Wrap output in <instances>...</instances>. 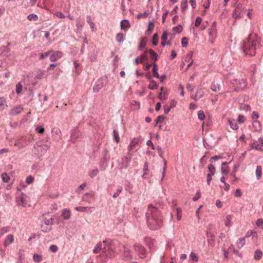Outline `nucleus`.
Wrapping results in <instances>:
<instances>
[{
  "label": "nucleus",
  "instance_id": "f257e3e1",
  "mask_svg": "<svg viewBox=\"0 0 263 263\" xmlns=\"http://www.w3.org/2000/svg\"><path fill=\"white\" fill-rule=\"evenodd\" d=\"M148 227L152 230H156L162 225V219L159 210L152 204H149L146 213Z\"/></svg>",
  "mask_w": 263,
  "mask_h": 263
},
{
  "label": "nucleus",
  "instance_id": "f03ea898",
  "mask_svg": "<svg viewBox=\"0 0 263 263\" xmlns=\"http://www.w3.org/2000/svg\"><path fill=\"white\" fill-rule=\"evenodd\" d=\"M261 46L260 39L257 34L252 33L249 35L246 40L243 42L241 48L245 54L254 56L256 51Z\"/></svg>",
  "mask_w": 263,
  "mask_h": 263
},
{
  "label": "nucleus",
  "instance_id": "7ed1b4c3",
  "mask_svg": "<svg viewBox=\"0 0 263 263\" xmlns=\"http://www.w3.org/2000/svg\"><path fill=\"white\" fill-rule=\"evenodd\" d=\"M51 143L44 144L42 142H37L35 143L31 150V153L33 157L36 159H40L42 157L50 148Z\"/></svg>",
  "mask_w": 263,
  "mask_h": 263
},
{
  "label": "nucleus",
  "instance_id": "20e7f679",
  "mask_svg": "<svg viewBox=\"0 0 263 263\" xmlns=\"http://www.w3.org/2000/svg\"><path fill=\"white\" fill-rule=\"evenodd\" d=\"M53 219L54 218L52 216L49 217V215H44V219L41 224L42 231L45 233L49 232L53 224Z\"/></svg>",
  "mask_w": 263,
  "mask_h": 263
},
{
  "label": "nucleus",
  "instance_id": "39448f33",
  "mask_svg": "<svg viewBox=\"0 0 263 263\" xmlns=\"http://www.w3.org/2000/svg\"><path fill=\"white\" fill-rule=\"evenodd\" d=\"M31 136H25L18 138L14 143V145L19 149H22L28 145L32 141Z\"/></svg>",
  "mask_w": 263,
  "mask_h": 263
},
{
  "label": "nucleus",
  "instance_id": "423d86ee",
  "mask_svg": "<svg viewBox=\"0 0 263 263\" xmlns=\"http://www.w3.org/2000/svg\"><path fill=\"white\" fill-rule=\"evenodd\" d=\"M234 6L235 7L233 12V17L235 18L241 17L247 11V9L243 7L242 5L240 3H236Z\"/></svg>",
  "mask_w": 263,
  "mask_h": 263
},
{
  "label": "nucleus",
  "instance_id": "0eeeda50",
  "mask_svg": "<svg viewBox=\"0 0 263 263\" xmlns=\"http://www.w3.org/2000/svg\"><path fill=\"white\" fill-rule=\"evenodd\" d=\"M231 83L233 85L235 88L234 90L235 91H238L240 90H243L245 89L247 85L246 80L243 79H233L231 81Z\"/></svg>",
  "mask_w": 263,
  "mask_h": 263
},
{
  "label": "nucleus",
  "instance_id": "6e6552de",
  "mask_svg": "<svg viewBox=\"0 0 263 263\" xmlns=\"http://www.w3.org/2000/svg\"><path fill=\"white\" fill-rule=\"evenodd\" d=\"M29 201V198L25 194L17 193L16 197V202L17 205L25 207Z\"/></svg>",
  "mask_w": 263,
  "mask_h": 263
},
{
  "label": "nucleus",
  "instance_id": "1a4fd4ad",
  "mask_svg": "<svg viewBox=\"0 0 263 263\" xmlns=\"http://www.w3.org/2000/svg\"><path fill=\"white\" fill-rule=\"evenodd\" d=\"M103 157L101 159V162L102 163L100 169L101 171H104L107 167L108 162L110 160V155L109 152L106 148L103 149L102 153Z\"/></svg>",
  "mask_w": 263,
  "mask_h": 263
},
{
  "label": "nucleus",
  "instance_id": "9d476101",
  "mask_svg": "<svg viewBox=\"0 0 263 263\" xmlns=\"http://www.w3.org/2000/svg\"><path fill=\"white\" fill-rule=\"evenodd\" d=\"M132 159V155L130 153H127L126 155L124 156L118 163V167L120 170L126 169Z\"/></svg>",
  "mask_w": 263,
  "mask_h": 263
},
{
  "label": "nucleus",
  "instance_id": "9b49d317",
  "mask_svg": "<svg viewBox=\"0 0 263 263\" xmlns=\"http://www.w3.org/2000/svg\"><path fill=\"white\" fill-rule=\"evenodd\" d=\"M106 83V77H102L98 79L93 88L94 92H98L105 85Z\"/></svg>",
  "mask_w": 263,
  "mask_h": 263
},
{
  "label": "nucleus",
  "instance_id": "f8f14e48",
  "mask_svg": "<svg viewBox=\"0 0 263 263\" xmlns=\"http://www.w3.org/2000/svg\"><path fill=\"white\" fill-rule=\"evenodd\" d=\"M95 193L93 191H91L89 193H87L85 194L82 196V200L83 201L86 202L88 203H92L95 202Z\"/></svg>",
  "mask_w": 263,
  "mask_h": 263
},
{
  "label": "nucleus",
  "instance_id": "ddd939ff",
  "mask_svg": "<svg viewBox=\"0 0 263 263\" xmlns=\"http://www.w3.org/2000/svg\"><path fill=\"white\" fill-rule=\"evenodd\" d=\"M81 134L78 127H75L71 131L69 141L74 143L81 137Z\"/></svg>",
  "mask_w": 263,
  "mask_h": 263
},
{
  "label": "nucleus",
  "instance_id": "4468645a",
  "mask_svg": "<svg viewBox=\"0 0 263 263\" xmlns=\"http://www.w3.org/2000/svg\"><path fill=\"white\" fill-rule=\"evenodd\" d=\"M216 33H217V28H216V23L214 22L211 27V29L209 31V34L210 35V39L209 41L213 43L214 42V39L216 36Z\"/></svg>",
  "mask_w": 263,
  "mask_h": 263
},
{
  "label": "nucleus",
  "instance_id": "2eb2a0df",
  "mask_svg": "<svg viewBox=\"0 0 263 263\" xmlns=\"http://www.w3.org/2000/svg\"><path fill=\"white\" fill-rule=\"evenodd\" d=\"M135 250L137 252L138 256L140 258L145 257V250L140 244H136L134 246Z\"/></svg>",
  "mask_w": 263,
  "mask_h": 263
},
{
  "label": "nucleus",
  "instance_id": "dca6fc26",
  "mask_svg": "<svg viewBox=\"0 0 263 263\" xmlns=\"http://www.w3.org/2000/svg\"><path fill=\"white\" fill-rule=\"evenodd\" d=\"M52 136L53 139L58 142L61 139V131L57 127L52 128L51 130Z\"/></svg>",
  "mask_w": 263,
  "mask_h": 263
},
{
  "label": "nucleus",
  "instance_id": "f3484780",
  "mask_svg": "<svg viewBox=\"0 0 263 263\" xmlns=\"http://www.w3.org/2000/svg\"><path fill=\"white\" fill-rule=\"evenodd\" d=\"M252 147L257 151H263V138H259L258 141L253 142Z\"/></svg>",
  "mask_w": 263,
  "mask_h": 263
},
{
  "label": "nucleus",
  "instance_id": "a211bd4d",
  "mask_svg": "<svg viewBox=\"0 0 263 263\" xmlns=\"http://www.w3.org/2000/svg\"><path fill=\"white\" fill-rule=\"evenodd\" d=\"M50 60L51 61L54 62L57 61L62 56V53L60 51L52 52L50 54Z\"/></svg>",
  "mask_w": 263,
  "mask_h": 263
},
{
  "label": "nucleus",
  "instance_id": "6ab92c4d",
  "mask_svg": "<svg viewBox=\"0 0 263 263\" xmlns=\"http://www.w3.org/2000/svg\"><path fill=\"white\" fill-rule=\"evenodd\" d=\"M103 251L106 255L109 256L110 258H112L115 256V252L113 250L112 246L105 247L103 249Z\"/></svg>",
  "mask_w": 263,
  "mask_h": 263
},
{
  "label": "nucleus",
  "instance_id": "aec40b11",
  "mask_svg": "<svg viewBox=\"0 0 263 263\" xmlns=\"http://www.w3.org/2000/svg\"><path fill=\"white\" fill-rule=\"evenodd\" d=\"M23 109V108L21 106H17L12 108L10 112L9 115L11 116H15L20 114Z\"/></svg>",
  "mask_w": 263,
  "mask_h": 263
},
{
  "label": "nucleus",
  "instance_id": "412c9836",
  "mask_svg": "<svg viewBox=\"0 0 263 263\" xmlns=\"http://www.w3.org/2000/svg\"><path fill=\"white\" fill-rule=\"evenodd\" d=\"M14 241V236L12 234H9L6 236L4 241V246L5 247H7Z\"/></svg>",
  "mask_w": 263,
  "mask_h": 263
},
{
  "label": "nucleus",
  "instance_id": "4be33fe9",
  "mask_svg": "<svg viewBox=\"0 0 263 263\" xmlns=\"http://www.w3.org/2000/svg\"><path fill=\"white\" fill-rule=\"evenodd\" d=\"M120 26L121 29L127 30L130 27L129 22L127 20H123L120 23Z\"/></svg>",
  "mask_w": 263,
  "mask_h": 263
},
{
  "label": "nucleus",
  "instance_id": "5701e85b",
  "mask_svg": "<svg viewBox=\"0 0 263 263\" xmlns=\"http://www.w3.org/2000/svg\"><path fill=\"white\" fill-rule=\"evenodd\" d=\"M228 123L231 128L234 130H237L238 128V126L235 119L230 118L228 120Z\"/></svg>",
  "mask_w": 263,
  "mask_h": 263
},
{
  "label": "nucleus",
  "instance_id": "b1692460",
  "mask_svg": "<svg viewBox=\"0 0 263 263\" xmlns=\"http://www.w3.org/2000/svg\"><path fill=\"white\" fill-rule=\"evenodd\" d=\"M223 255H224V258L228 260L229 259V254L230 253L231 251H234V247H233V246L232 245H231L228 249H223Z\"/></svg>",
  "mask_w": 263,
  "mask_h": 263
},
{
  "label": "nucleus",
  "instance_id": "393cba45",
  "mask_svg": "<svg viewBox=\"0 0 263 263\" xmlns=\"http://www.w3.org/2000/svg\"><path fill=\"white\" fill-rule=\"evenodd\" d=\"M233 218L232 215H228L226 216L225 219V225L227 227H230L232 225V220Z\"/></svg>",
  "mask_w": 263,
  "mask_h": 263
},
{
  "label": "nucleus",
  "instance_id": "a878e982",
  "mask_svg": "<svg viewBox=\"0 0 263 263\" xmlns=\"http://www.w3.org/2000/svg\"><path fill=\"white\" fill-rule=\"evenodd\" d=\"M122 256L124 259L128 260L132 259V254L129 250L125 249V250L123 253Z\"/></svg>",
  "mask_w": 263,
  "mask_h": 263
},
{
  "label": "nucleus",
  "instance_id": "bb28decb",
  "mask_svg": "<svg viewBox=\"0 0 263 263\" xmlns=\"http://www.w3.org/2000/svg\"><path fill=\"white\" fill-rule=\"evenodd\" d=\"M62 217L65 220H68L70 218V210L65 209L63 210L62 213Z\"/></svg>",
  "mask_w": 263,
  "mask_h": 263
},
{
  "label": "nucleus",
  "instance_id": "cd10ccee",
  "mask_svg": "<svg viewBox=\"0 0 263 263\" xmlns=\"http://www.w3.org/2000/svg\"><path fill=\"white\" fill-rule=\"evenodd\" d=\"M255 174L256 179L257 180H259V179L261 178L262 174V167L260 165L257 166L255 171Z\"/></svg>",
  "mask_w": 263,
  "mask_h": 263
},
{
  "label": "nucleus",
  "instance_id": "c85d7f7f",
  "mask_svg": "<svg viewBox=\"0 0 263 263\" xmlns=\"http://www.w3.org/2000/svg\"><path fill=\"white\" fill-rule=\"evenodd\" d=\"M262 252L259 250L257 249L255 251L254 255V258L255 260H258L261 258L262 256Z\"/></svg>",
  "mask_w": 263,
  "mask_h": 263
},
{
  "label": "nucleus",
  "instance_id": "c756f323",
  "mask_svg": "<svg viewBox=\"0 0 263 263\" xmlns=\"http://www.w3.org/2000/svg\"><path fill=\"white\" fill-rule=\"evenodd\" d=\"M10 229L11 227L10 226L0 228V237H1L5 234L9 232Z\"/></svg>",
  "mask_w": 263,
  "mask_h": 263
},
{
  "label": "nucleus",
  "instance_id": "7c9ffc66",
  "mask_svg": "<svg viewBox=\"0 0 263 263\" xmlns=\"http://www.w3.org/2000/svg\"><path fill=\"white\" fill-rule=\"evenodd\" d=\"M158 85L154 80L149 81V84L148 86L151 90H155L158 88Z\"/></svg>",
  "mask_w": 263,
  "mask_h": 263
},
{
  "label": "nucleus",
  "instance_id": "2f4dec72",
  "mask_svg": "<svg viewBox=\"0 0 263 263\" xmlns=\"http://www.w3.org/2000/svg\"><path fill=\"white\" fill-rule=\"evenodd\" d=\"M211 89L213 91H219L220 89V85L215 82H213L211 85Z\"/></svg>",
  "mask_w": 263,
  "mask_h": 263
},
{
  "label": "nucleus",
  "instance_id": "473e14b6",
  "mask_svg": "<svg viewBox=\"0 0 263 263\" xmlns=\"http://www.w3.org/2000/svg\"><path fill=\"white\" fill-rule=\"evenodd\" d=\"M148 52L152 60L156 61L158 59V54L152 49H149Z\"/></svg>",
  "mask_w": 263,
  "mask_h": 263
},
{
  "label": "nucleus",
  "instance_id": "72a5a7b5",
  "mask_svg": "<svg viewBox=\"0 0 263 263\" xmlns=\"http://www.w3.org/2000/svg\"><path fill=\"white\" fill-rule=\"evenodd\" d=\"M227 162H223L222 163V166L221 168V173L224 175H228L229 172V169L228 167H224V165H227Z\"/></svg>",
  "mask_w": 263,
  "mask_h": 263
},
{
  "label": "nucleus",
  "instance_id": "f704fd0d",
  "mask_svg": "<svg viewBox=\"0 0 263 263\" xmlns=\"http://www.w3.org/2000/svg\"><path fill=\"white\" fill-rule=\"evenodd\" d=\"M125 39V36L123 33H119L117 34L116 40L118 42L121 43L124 42Z\"/></svg>",
  "mask_w": 263,
  "mask_h": 263
},
{
  "label": "nucleus",
  "instance_id": "c9c22d12",
  "mask_svg": "<svg viewBox=\"0 0 263 263\" xmlns=\"http://www.w3.org/2000/svg\"><path fill=\"white\" fill-rule=\"evenodd\" d=\"M153 72L154 77L156 78H159V74L158 72L157 65L156 63L153 64Z\"/></svg>",
  "mask_w": 263,
  "mask_h": 263
},
{
  "label": "nucleus",
  "instance_id": "e433bc0d",
  "mask_svg": "<svg viewBox=\"0 0 263 263\" xmlns=\"http://www.w3.org/2000/svg\"><path fill=\"white\" fill-rule=\"evenodd\" d=\"M245 244V238H240L236 242L237 247L239 249L242 248Z\"/></svg>",
  "mask_w": 263,
  "mask_h": 263
},
{
  "label": "nucleus",
  "instance_id": "4c0bfd02",
  "mask_svg": "<svg viewBox=\"0 0 263 263\" xmlns=\"http://www.w3.org/2000/svg\"><path fill=\"white\" fill-rule=\"evenodd\" d=\"M138 140L137 139H133L130 143L128 148V153H130L133 150V147L137 144Z\"/></svg>",
  "mask_w": 263,
  "mask_h": 263
},
{
  "label": "nucleus",
  "instance_id": "58836bf2",
  "mask_svg": "<svg viewBox=\"0 0 263 263\" xmlns=\"http://www.w3.org/2000/svg\"><path fill=\"white\" fill-rule=\"evenodd\" d=\"M5 106H7L5 99L4 97H0V110L4 109Z\"/></svg>",
  "mask_w": 263,
  "mask_h": 263
},
{
  "label": "nucleus",
  "instance_id": "ea45409f",
  "mask_svg": "<svg viewBox=\"0 0 263 263\" xmlns=\"http://www.w3.org/2000/svg\"><path fill=\"white\" fill-rule=\"evenodd\" d=\"M208 170L209 173L208 174L209 175L213 176L215 173V167L212 164H209L208 165Z\"/></svg>",
  "mask_w": 263,
  "mask_h": 263
},
{
  "label": "nucleus",
  "instance_id": "a19ab883",
  "mask_svg": "<svg viewBox=\"0 0 263 263\" xmlns=\"http://www.w3.org/2000/svg\"><path fill=\"white\" fill-rule=\"evenodd\" d=\"M113 136L114 139L115 141L116 142V143H119L120 141V137L119 135L118 132L116 129H114L113 131Z\"/></svg>",
  "mask_w": 263,
  "mask_h": 263
},
{
  "label": "nucleus",
  "instance_id": "79ce46f5",
  "mask_svg": "<svg viewBox=\"0 0 263 263\" xmlns=\"http://www.w3.org/2000/svg\"><path fill=\"white\" fill-rule=\"evenodd\" d=\"M98 172H99V170L96 168L95 169H93V170H92L90 171L89 172L88 174H89V176L91 178H93L95 176H97V175L98 174Z\"/></svg>",
  "mask_w": 263,
  "mask_h": 263
},
{
  "label": "nucleus",
  "instance_id": "37998d69",
  "mask_svg": "<svg viewBox=\"0 0 263 263\" xmlns=\"http://www.w3.org/2000/svg\"><path fill=\"white\" fill-rule=\"evenodd\" d=\"M27 18L29 21H36L38 20L39 17L36 14H34V13H31V14H29L27 16Z\"/></svg>",
  "mask_w": 263,
  "mask_h": 263
},
{
  "label": "nucleus",
  "instance_id": "c03bdc74",
  "mask_svg": "<svg viewBox=\"0 0 263 263\" xmlns=\"http://www.w3.org/2000/svg\"><path fill=\"white\" fill-rule=\"evenodd\" d=\"M91 208L85 207V206H76L74 208V209L77 211H80L81 212H87L88 209H90Z\"/></svg>",
  "mask_w": 263,
  "mask_h": 263
},
{
  "label": "nucleus",
  "instance_id": "a18cd8bd",
  "mask_svg": "<svg viewBox=\"0 0 263 263\" xmlns=\"http://www.w3.org/2000/svg\"><path fill=\"white\" fill-rule=\"evenodd\" d=\"M252 124L255 130H259L260 129V123L257 120H254L253 121Z\"/></svg>",
  "mask_w": 263,
  "mask_h": 263
},
{
  "label": "nucleus",
  "instance_id": "49530a36",
  "mask_svg": "<svg viewBox=\"0 0 263 263\" xmlns=\"http://www.w3.org/2000/svg\"><path fill=\"white\" fill-rule=\"evenodd\" d=\"M183 28L181 25H178V26L173 27V30L175 33H179L182 31Z\"/></svg>",
  "mask_w": 263,
  "mask_h": 263
},
{
  "label": "nucleus",
  "instance_id": "de8ad7c7",
  "mask_svg": "<svg viewBox=\"0 0 263 263\" xmlns=\"http://www.w3.org/2000/svg\"><path fill=\"white\" fill-rule=\"evenodd\" d=\"M187 7V0H182L181 8L182 11H184Z\"/></svg>",
  "mask_w": 263,
  "mask_h": 263
},
{
  "label": "nucleus",
  "instance_id": "09e8293b",
  "mask_svg": "<svg viewBox=\"0 0 263 263\" xmlns=\"http://www.w3.org/2000/svg\"><path fill=\"white\" fill-rule=\"evenodd\" d=\"M175 210H176V215H177V218L178 220H180L181 219V216H182L181 209L179 208H177Z\"/></svg>",
  "mask_w": 263,
  "mask_h": 263
},
{
  "label": "nucleus",
  "instance_id": "8fccbe9b",
  "mask_svg": "<svg viewBox=\"0 0 263 263\" xmlns=\"http://www.w3.org/2000/svg\"><path fill=\"white\" fill-rule=\"evenodd\" d=\"M33 259L35 262H39L42 260V257L41 255H39V254H35L33 256Z\"/></svg>",
  "mask_w": 263,
  "mask_h": 263
},
{
  "label": "nucleus",
  "instance_id": "3c124183",
  "mask_svg": "<svg viewBox=\"0 0 263 263\" xmlns=\"http://www.w3.org/2000/svg\"><path fill=\"white\" fill-rule=\"evenodd\" d=\"M101 248H102V246H101V243L97 244L93 250V253H95V254L98 253L100 251Z\"/></svg>",
  "mask_w": 263,
  "mask_h": 263
},
{
  "label": "nucleus",
  "instance_id": "603ef678",
  "mask_svg": "<svg viewBox=\"0 0 263 263\" xmlns=\"http://www.w3.org/2000/svg\"><path fill=\"white\" fill-rule=\"evenodd\" d=\"M2 179L4 182L7 183L9 182L10 178L8 175L7 173H4L2 174Z\"/></svg>",
  "mask_w": 263,
  "mask_h": 263
},
{
  "label": "nucleus",
  "instance_id": "864d4df0",
  "mask_svg": "<svg viewBox=\"0 0 263 263\" xmlns=\"http://www.w3.org/2000/svg\"><path fill=\"white\" fill-rule=\"evenodd\" d=\"M52 52V50H50L47 52H46L44 53H41L40 55V60L44 59V58L49 56L50 54Z\"/></svg>",
  "mask_w": 263,
  "mask_h": 263
},
{
  "label": "nucleus",
  "instance_id": "5fc2aeb1",
  "mask_svg": "<svg viewBox=\"0 0 263 263\" xmlns=\"http://www.w3.org/2000/svg\"><path fill=\"white\" fill-rule=\"evenodd\" d=\"M198 118L200 120H203L205 118L203 111L200 110L198 112Z\"/></svg>",
  "mask_w": 263,
  "mask_h": 263
},
{
  "label": "nucleus",
  "instance_id": "6e6d98bb",
  "mask_svg": "<svg viewBox=\"0 0 263 263\" xmlns=\"http://www.w3.org/2000/svg\"><path fill=\"white\" fill-rule=\"evenodd\" d=\"M153 41L152 42L153 44L155 46H156L157 45L158 43V35L157 34V33H155L153 35Z\"/></svg>",
  "mask_w": 263,
  "mask_h": 263
},
{
  "label": "nucleus",
  "instance_id": "4d7b16f0",
  "mask_svg": "<svg viewBox=\"0 0 263 263\" xmlns=\"http://www.w3.org/2000/svg\"><path fill=\"white\" fill-rule=\"evenodd\" d=\"M146 45V42L144 40H141L139 44L138 49L141 50L143 49Z\"/></svg>",
  "mask_w": 263,
  "mask_h": 263
},
{
  "label": "nucleus",
  "instance_id": "13d9d810",
  "mask_svg": "<svg viewBox=\"0 0 263 263\" xmlns=\"http://www.w3.org/2000/svg\"><path fill=\"white\" fill-rule=\"evenodd\" d=\"M190 258L195 261H197L198 260V258L197 255L194 252H191L190 255Z\"/></svg>",
  "mask_w": 263,
  "mask_h": 263
},
{
  "label": "nucleus",
  "instance_id": "bf43d9fd",
  "mask_svg": "<svg viewBox=\"0 0 263 263\" xmlns=\"http://www.w3.org/2000/svg\"><path fill=\"white\" fill-rule=\"evenodd\" d=\"M22 91V85L21 83H18L16 85V92L18 94L20 93Z\"/></svg>",
  "mask_w": 263,
  "mask_h": 263
},
{
  "label": "nucleus",
  "instance_id": "052dcab7",
  "mask_svg": "<svg viewBox=\"0 0 263 263\" xmlns=\"http://www.w3.org/2000/svg\"><path fill=\"white\" fill-rule=\"evenodd\" d=\"M34 181V178L30 175V176H28V177H27L26 179V182L27 184H31Z\"/></svg>",
  "mask_w": 263,
  "mask_h": 263
},
{
  "label": "nucleus",
  "instance_id": "680f3d73",
  "mask_svg": "<svg viewBox=\"0 0 263 263\" xmlns=\"http://www.w3.org/2000/svg\"><path fill=\"white\" fill-rule=\"evenodd\" d=\"M202 21V19L201 18V17L200 16H198L195 20V26L197 27H199V25L201 24Z\"/></svg>",
  "mask_w": 263,
  "mask_h": 263
},
{
  "label": "nucleus",
  "instance_id": "e2e57ef3",
  "mask_svg": "<svg viewBox=\"0 0 263 263\" xmlns=\"http://www.w3.org/2000/svg\"><path fill=\"white\" fill-rule=\"evenodd\" d=\"M187 38L186 37H184L182 39L181 41V45L183 47H186L187 46L188 42Z\"/></svg>",
  "mask_w": 263,
  "mask_h": 263
},
{
  "label": "nucleus",
  "instance_id": "0e129e2a",
  "mask_svg": "<svg viewBox=\"0 0 263 263\" xmlns=\"http://www.w3.org/2000/svg\"><path fill=\"white\" fill-rule=\"evenodd\" d=\"M44 130V128L42 126H37L35 128V131L39 134H43Z\"/></svg>",
  "mask_w": 263,
  "mask_h": 263
},
{
  "label": "nucleus",
  "instance_id": "69168bd1",
  "mask_svg": "<svg viewBox=\"0 0 263 263\" xmlns=\"http://www.w3.org/2000/svg\"><path fill=\"white\" fill-rule=\"evenodd\" d=\"M164 119V116H158L155 121L156 124L155 125V126H156L158 123H162Z\"/></svg>",
  "mask_w": 263,
  "mask_h": 263
},
{
  "label": "nucleus",
  "instance_id": "338daca9",
  "mask_svg": "<svg viewBox=\"0 0 263 263\" xmlns=\"http://www.w3.org/2000/svg\"><path fill=\"white\" fill-rule=\"evenodd\" d=\"M122 191V187H119L118 188V189L117 190V191H116V192H115L114 194H113V197L116 198H117V197L119 196V194L121 193Z\"/></svg>",
  "mask_w": 263,
  "mask_h": 263
},
{
  "label": "nucleus",
  "instance_id": "774afa93",
  "mask_svg": "<svg viewBox=\"0 0 263 263\" xmlns=\"http://www.w3.org/2000/svg\"><path fill=\"white\" fill-rule=\"evenodd\" d=\"M58 250V248L56 245H51L49 247V250L52 252H56Z\"/></svg>",
  "mask_w": 263,
  "mask_h": 263
}]
</instances>
